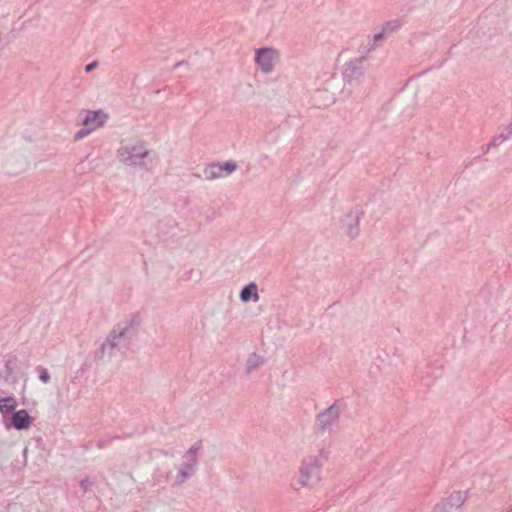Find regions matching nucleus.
I'll return each mask as SVG.
<instances>
[{"label": "nucleus", "instance_id": "f257e3e1", "mask_svg": "<svg viewBox=\"0 0 512 512\" xmlns=\"http://www.w3.org/2000/svg\"><path fill=\"white\" fill-rule=\"evenodd\" d=\"M329 459V452L319 450L316 455H308L301 461L298 483L301 487L313 488L322 480V468Z\"/></svg>", "mask_w": 512, "mask_h": 512}, {"label": "nucleus", "instance_id": "f03ea898", "mask_svg": "<svg viewBox=\"0 0 512 512\" xmlns=\"http://www.w3.org/2000/svg\"><path fill=\"white\" fill-rule=\"evenodd\" d=\"M151 155L144 141H137L132 145H124L117 149L119 161L128 166H138L148 170L145 159Z\"/></svg>", "mask_w": 512, "mask_h": 512}, {"label": "nucleus", "instance_id": "7ed1b4c3", "mask_svg": "<svg viewBox=\"0 0 512 512\" xmlns=\"http://www.w3.org/2000/svg\"><path fill=\"white\" fill-rule=\"evenodd\" d=\"M340 413L341 410L337 403H333L331 406L318 413L314 426L315 433L317 435H321L327 431H330L333 424L339 420Z\"/></svg>", "mask_w": 512, "mask_h": 512}, {"label": "nucleus", "instance_id": "20e7f679", "mask_svg": "<svg viewBox=\"0 0 512 512\" xmlns=\"http://www.w3.org/2000/svg\"><path fill=\"white\" fill-rule=\"evenodd\" d=\"M279 59V51L273 47H262L257 49L255 53V62L264 74H270Z\"/></svg>", "mask_w": 512, "mask_h": 512}, {"label": "nucleus", "instance_id": "39448f33", "mask_svg": "<svg viewBox=\"0 0 512 512\" xmlns=\"http://www.w3.org/2000/svg\"><path fill=\"white\" fill-rule=\"evenodd\" d=\"M366 63V56H360L346 62L342 72L343 80L350 85L358 82L365 75Z\"/></svg>", "mask_w": 512, "mask_h": 512}, {"label": "nucleus", "instance_id": "423d86ee", "mask_svg": "<svg viewBox=\"0 0 512 512\" xmlns=\"http://www.w3.org/2000/svg\"><path fill=\"white\" fill-rule=\"evenodd\" d=\"M237 169V163L233 160L226 161L224 163H211L204 168V176L206 180H215L223 178Z\"/></svg>", "mask_w": 512, "mask_h": 512}, {"label": "nucleus", "instance_id": "0eeeda50", "mask_svg": "<svg viewBox=\"0 0 512 512\" xmlns=\"http://www.w3.org/2000/svg\"><path fill=\"white\" fill-rule=\"evenodd\" d=\"M127 336L123 331H120V323L114 325V327L109 331L106 336L104 342L100 347V351L102 354L108 352L110 355L112 351L119 347V343L122 339H125Z\"/></svg>", "mask_w": 512, "mask_h": 512}, {"label": "nucleus", "instance_id": "6e6552de", "mask_svg": "<svg viewBox=\"0 0 512 512\" xmlns=\"http://www.w3.org/2000/svg\"><path fill=\"white\" fill-rule=\"evenodd\" d=\"M84 115L81 118V124L85 127L90 128L92 131L102 127L106 120L108 119L107 114L103 113L102 111H90V110H83L80 113V116Z\"/></svg>", "mask_w": 512, "mask_h": 512}, {"label": "nucleus", "instance_id": "1a4fd4ad", "mask_svg": "<svg viewBox=\"0 0 512 512\" xmlns=\"http://www.w3.org/2000/svg\"><path fill=\"white\" fill-rule=\"evenodd\" d=\"M198 464V460L192 459L191 461L186 460L181 464L177 476L176 483L178 485H182L185 483L190 477H192L196 472V467Z\"/></svg>", "mask_w": 512, "mask_h": 512}, {"label": "nucleus", "instance_id": "9d476101", "mask_svg": "<svg viewBox=\"0 0 512 512\" xmlns=\"http://www.w3.org/2000/svg\"><path fill=\"white\" fill-rule=\"evenodd\" d=\"M32 420L27 410L14 411L11 417V426L17 430H25L30 427Z\"/></svg>", "mask_w": 512, "mask_h": 512}, {"label": "nucleus", "instance_id": "9b49d317", "mask_svg": "<svg viewBox=\"0 0 512 512\" xmlns=\"http://www.w3.org/2000/svg\"><path fill=\"white\" fill-rule=\"evenodd\" d=\"M17 357L15 355H9L5 361L4 369L0 373V378L7 383L15 384L17 378L14 377V370L17 364Z\"/></svg>", "mask_w": 512, "mask_h": 512}, {"label": "nucleus", "instance_id": "f8f14e48", "mask_svg": "<svg viewBox=\"0 0 512 512\" xmlns=\"http://www.w3.org/2000/svg\"><path fill=\"white\" fill-rule=\"evenodd\" d=\"M364 216V211L360 210L357 211L355 216L348 215V217L351 218V221L346 225V235L350 239H355L360 232V221L362 217Z\"/></svg>", "mask_w": 512, "mask_h": 512}, {"label": "nucleus", "instance_id": "ddd939ff", "mask_svg": "<svg viewBox=\"0 0 512 512\" xmlns=\"http://www.w3.org/2000/svg\"><path fill=\"white\" fill-rule=\"evenodd\" d=\"M240 299L244 303L249 302L250 300L257 302L259 300V293L256 283L251 282L244 286L240 292Z\"/></svg>", "mask_w": 512, "mask_h": 512}, {"label": "nucleus", "instance_id": "4468645a", "mask_svg": "<svg viewBox=\"0 0 512 512\" xmlns=\"http://www.w3.org/2000/svg\"><path fill=\"white\" fill-rule=\"evenodd\" d=\"M141 316L139 313H135L131 315L125 322V324L120 323V331H123L126 336L128 334L137 329L141 324Z\"/></svg>", "mask_w": 512, "mask_h": 512}, {"label": "nucleus", "instance_id": "2eb2a0df", "mask_svg": "<svg viewBox=\"0 0 512 512\" xmlns=\"http://www.w3.org/2000/svg\"><path fill=\"white\" fill-rule=\"evenodd\" d=\"M467 498L468 491H453L447 499V504L450 507L459 508L466 502Z\"/></svg>", "mask_w": 512, "mask_h": 512}, {"label": "nucleus", "instance_id": "dca6fc26", "mask_svg": "<svg viewBox=\"0 0 512 512\" xmlns=\"http://www.w3.org/2000/svg\"><path fill=\"white\" fill-rule=\"evenodd\" d=\"M16 406V400L12 396L3 397L0 399V412L4 417L10 413H13Z\"/></svg>", "mask_w": 512, "mask_h": 512}, {"label": "nucleus", "instance_id": "f3484780", "mask_svg": "<svg viewBox=\"0 0 512 512\" xmlns=\"http://www.w3.org/2000/svg\"><path fill=\"white\" fill-rule=\"evenodd\" d=\"M263 363H264V359L262 356H260L256 353L251 354L248 357L247 362H246V373L248 375L251 374L253 371L260 368V366H262Z\"/></svg>", "mask_w": 512, "mask_h": 512}, {"label": "nucleus", "instance_id": "a211bd4d", "mask_svg": "<svg viewBox=\"0 0 512 512\" xmlns=\"http://www.w3.org/2000/svg\"><path fill=\"white\" fill-rule=\"evenodd\" d=\"M402 26V21L400 19H392L385 23H383L381 30L387 35H391L396 32Z\"/></svg>", "mask_w": 512, "mask_h": 512}, {"label": "nucleus", "instance_id": "6ab92c4d", "mask_svg": "<svg viewBox=\"0 0 512 512\" xmlns=\"http://www.w3.org/2000/svg\"><path fill=\"white\" fill-rule=\"evenodd\" d=\"M386 37H387V35L382 30L380 32L374 34L372 39L368 42V44L366 46V51L371 52V51L375 50L379 46V44L383 40H385Z\"/></svg>", "mask_w": 512, "mask_h": 512}, {"label": "nucleus", "instance_id": "aec40b11", "mask_svg": "<svg viewBox=\"0 0 512 512\" xmlns=\"http://www.w3.org/2000/svg\"><path fill=\"white\" fill-rule=\"evenodd\" d=\"M202 449V441H198L195 444H193L187 452L184 454L183 458L186 460L191 461L192 459H197V453Z\"/></svg>", "mask_w": 512, "mask_h": 512}, {"label": "nucleus", "instance_id": "412c9836", "mask_svg": "<svg viewBox=\"0 0 512 512\" xmlns=\"http://www.w3.org/2000/svg\"><path fill=\"white\" fill-rule=\"evenodd\" d=\"M510 136L511 135L509 133L507 135H505V134H498V135L494 136L492 138V140L489 142L487 150H490L491 148H495V147L499 146L504 141L509 139Z\"/></svg>", "mask_w": 512, "mask_h": 512}, {"label": "nucleus", "instance_id": "4be33fe9", "mask_svg": "<svg viewBox=\"0 0 512 512\" xmlns=\"http://www.w3.org/2000/svg\"><path fill=\"white\" fill-rule=\"evenodd\" d=\"M118 439H122L121 436H118V435H114V436H108L106 438H103V439H99L95 442V446L98 448V449H103L107 446H109L114 440H118Z\"/></svg>", "mask_w": 512, "mask_h": 512}, {"label": "nucleus", "instance_id": "5701e85b", "mask_svg": "<svg viewBox=\"0 0 512 512\" xmlns=\"http://www.w3.org/2000/svg\"><path fill=\"white\" fill-rule=\"evenodd\" d=\"M37 371L39 372V379L43 383H48L50 381V374L48 370L42 366H37Z\"/></svg>", "mask_w": 512, "mask_h": 512}, {"label": "nucleus", "instance_id": "b1692460", "mask_svg": "<svg viewBox=\"0 0 512 512\" xmlns=\"http://www.w3.org/2000/svg\"><path fill=\"white\" fill-rule=\"evenodd\" d=\"M92 132V130L88 127L82 128L79 131L76 132L74 135V140H80L84 138L85 136L89 135Z\"/></svg>", "mask_w": 512, "mask_h": 512}, {"label": "nucleus", "instance_id": "393cba45", "mask_svg": "<svg viewBox=\"0 0 512 512\" xmlns=\"http://www.w3.org/2000/svg\"><path fill=\"white\" fill-rule=\"evenodd\" d=\"M92 485L93 482L90 481L89 478H85L80 481V487L83 489L84 492H87Z\"/></svg>", "mask_w": 512, "mask_h": 512}, {"label": "nucleus", "instance_id": "a878e982", "mask_svg": "<svg viewBox=\"0 0 512 512\" xmlns=\"http://www.w3.org/2000/svg\"><path fill=\"white\" fill-rule=\"evenodd\" d=\"M98 66V61H93L85 66V72L90 73Z\"/></svg>", "mask_w": 512, "mask_h": 512}]
</instances>
